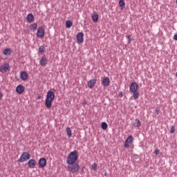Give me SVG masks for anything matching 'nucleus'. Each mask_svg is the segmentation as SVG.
I'll return each instance as SVG.
<instances>
[{
  "label": "nucleus",
  "instance_id": "24",
  "mask_svg": "<svg viewBox=\"0 0 177 177\" xmlns=\"http://www.w3.org/2000/svg\"><path fill=\"white\" fill-rule=\"evenodd\" d=\"M119 6H120V8H125V2L124 1V0H120L119 1Z\"/></svg>",
  "mask_w": 177,
  "mask_h": 177
},
{
  "label": "nucleus",
  "instance_id": "25",
  "mask_svg": "<svg viewBox=\"0 0 177 177\" xmlns=\"http://www.w3.org/2000/svg\"><path fill=\"white\" fill-rule=\"evenodd\" d=\"M107 127H108V125H107V123L103 122L102 123V128L104 131H106V129H107Z\"/></svg>",
  "mask_w": 177,
  "mask_h": 177
},
{
  "label": "nucleus",
  "instance_id": "20",
  "mask_svg": "<svg viewBox=\"0 0 177 177\" xmlns=\"http://www.w3.org/2000/svg\"><path fill=\"white\" fill-rule=\"evenodd\" d=\"M66 26L67 28H71V27H73V21L71 20L66 21Z\"/></svg>",
  "mask_w": 177,
  "mask_h": 177
},
{
  "label": "nucleus",
  "instance_id": "27",
  "mask_svg": "<svg viewBox=\"0 0 177 177\" xmlns=\"http://www.w3.org/2000/svg\"><path fill=\"white\" fill-rule=\"evenodd\" d=\"M92 169L93 171H96V169H97V165H96V163H93L92 165Z\"/></svg>",
  "mask_w": 177,
  "mask_h": 177
},
{
  "label": "nucleus",
  "instance_id": "26",
  "mask_svg": "<svg viewBox=\"0 0 177 177\" xmlns=\"http://www.w3.org/2000/svg\"><path fill=\"white\" fill-rule=\"evenodd\" d=\"M39 53H44L45 52V47H44V46H39Z\"/></svg>",
  "mask_w": 177,
  "mask_h": 177
},
{
  "label": "nucleus",
  "instance_id": "6",
  "mask_svg": "<svg viewBox=\"0 0 177 177\" xmlns=\"http://www.w3.org/2000/svg\"><path fill=\"white\" fill-rule=\"evenodd\" d=\"M132 143H133V136H129L124 142V147H126V149H129Z\"/></svg>",
  "mask_w": 177,
  "mask_h": 177
},
{
  "label": "nucleus",
  "instance_id": "10",
  "mask_svg": "<svg viewBox=\"0 0 177 177\" xmlns=\"http://www.w3.org/2000/svg\"><path fill=\"white\" fill-rule=\"evenodd\" d=\"M96 79H92L88 82V86L90 89H93L95 85H96Z\"/></svg>",
  "mask_w": 177,
  "mask_h": 177
},
{
  "label": "nucleus",
  "instance_id": "4",
  "mask_svg": "<svg viewBox=\"0 0 177 177\" xmlns=\"http://www.w3.org/2000/svg\"><path fill=\"white\" fill-rule=\"evenodd\" d=\"M68 170L69 172H72V174H75V172H78L80 171V164L77 162L68 164Z\"/></svg>",
  "mask_w": 177,
  "mask_h": 177
},
{
  "label": "nucleus",
  "instance_id": "18",
  "mask_svg": "<svg viewBox=\"0 0 177 177\" xmlns=\"http://www.w3.org/2000/svg\"><path fill=\"white\" fill-rule=\"evenodd\" d=\"M93 21L95 23H97V20H99V15L97 13L94 12L91 17Z\"/></svg>",
  "mask_w": 177,
  "mask_h": 177
},
{
  "label": "nucleus",
  "instance_id": "22",
  "mask_svg": "<svg viewBox=\"0 0 177 177\" xmlns=\"http://www.w3.org/2000/svg\"><path fill=\"white\" fill-rule=\"evenodd\" d=\"M142 125V123L140 122V120L139 119H136V123L135 127H137V128H139Z\"/></svg>",
  "mask_w": 177,
  "mask_h": 177
},
{
  "label": "nucleus",
  "instance_id": "28",
  "mask_svg": "<svg viewBox=\"0 0 177 177\" xmlns=\"http://www.w3.org/2000/svg\"><path fill=\"white\" fill-rule=\"evenodd\" d=\"M170 133H175V126H171L170 129Z\"/></svg>",
  "mask_w": 177,
  "mask_h": 177
},
{
  "label": "nucleus",
  "instance_id": "5",
  "mask_svg": "<svg viewBox=\"0 0 177 177\" xmlns=\"http://www.w3.org/2000/svg\"><path fill=\"white\" fill-rule=\"evenodd\" d=\"M30 155L28 152H24L22 155L20 156L18 161L19 162H24L25 161H28V160H30Z\"/></svg>",
  "mask_w": 177,
  "mask_h": 177
},
{
  "label": "nucleus",
  "instance_id": "31",
  "mask_svg": "<svg viewBox=\"0 0 177 177\" xmlns=\"http://www.w3.org/2000/svg\"><path fill=\"white\" fill-rule=\"evenodd\" d=\"M156 113L157 115L160 114V109H156Z\"/></svg>",
  "mask_w": 177,
  "mask_h": 177
},
{
  "label": "nucleus",
  "instance_id": "13",
  "mask_svg": "<svg viewBox=\"0 0 177 177\" xmlns=\"http://www.w3.org/2000/svg\"><path fill=\"white\" fill-rule=\"evenodd\" d=\"M22 81H27L28 80V73L26 71H22L20 74Z\"/></svg>",
  "mask_w": 177,
  "mask_h": 177
},
{
  "label": "nucleus",
  "instance_id": "2",
  "mask_svg": "<svg viewBox=\"0 0 177 177\" xmlns=\"http://www.w3.org/2000/svg\"><path fill=\"white\" fill-rule=\"evenodd\" d=\"M78 160V152L73 151L71 152L66 158V164H74Z\"/></svg>",
  "mask_w": 177,
  "mask_h": 177
},
{
  "label": "nucleus",
  "instance_id": "1",
  "mask_svg": "<svg viewBox=\"0 0 177 177\" xmlns=\"http://www.w3.org/2000/svg\"><path fill=\"white\" fill-rule=\"evenodd\" d=\"M55 100V93L52 91H48L47 92L46 98V107L47 109H50L52 107V102Z\"/></svg>",
  "mask_w": 177,
  "mask_h": 177
},
{
  "label": "nucleus",
  "instance_id": "16",
  "mask_svg": "<svg viewBox=\"0 0 177 177\" xmlns=\"http://www.w3.org/2000/svg\"><path fill=\"white\" fill-rule=\"evenodd\" d=\"M102 84L104 86H109V85H110V79L109 77H104L102 80Z\"/></svg>",
  "mask_w": 177,
  "mask_h": 177
},
{
  "label": "nucleus",
  "instance_id": "12",
  "mask_svg": "<svg viewBox=\"0 0 177 177\" xmlns=\"http://www.w3.org/2000/svg\"><path fill=\"white\" fill-rule=\"evenodd\" d=\"M39 165L41 167V168L46 167V159L44 158H40L39 160Z\"/></svg>",
  "mask_w": 177,
  "mask_h": 177
},
{
  "label": "nucleus",
  "instance_id": "17",
  "mask_svg": "<svg viewBox=\"0 0 177 177\" xmlns=\"http://www.w3.org/2000/svg\"><path fill=\"white\" fill-rule=\"evenodd\" d=\"M3 55H5V56H10L12 55V49L10 48H6L3 51Z\"/></svg>",
  "mask_w": 177,
  "mask_h": 177
},
{
  "label": "nucleus",
  "instance_id": "29",
  "mask_svg": "<svg viewBox=\"0 0 177 177\" xmlns=\"http://www.w3.org/2000/svg\"><path fill=\"white\" fill-rule=\"evenodd\" d=\"M128 41H129V44H131V41H132V39L131 38V35H128L127 37Z\"/></svg>",
  "mask_w": 177,
  "mask_h": 177
},
{
  "label": "nucleus",
  "instance_id": "23",
  "mask_svg": "<svg viewBox=\"0 0 177 177\" xmlns=\"http://www.w3.org/2000/svg\"><path fill=\"white\" fill-rule=\"evenodd\" d=\"M66 131L67 136H68V138H71V129H70V127H67Z\"/></svg>",
  "mask_w": 177,
  "mask_h": 177
},
{
  "label": "nucleus",
  "instance_id": "3",
  "mask_svg": "<svg viewBox=\"0 0 177 177\" xmlns=\"http://www.w3.org/2000/svg\"><path fill=\"white\" fill-rule=\"evenodd\" d=\"M138 89H139V86L138 85V83L136 82H132L129 87L130 92L133 94V97L135 100L139 98V92L138 91Z\"/></svg>",
  "mask_w": 177,
  "mask_h": 177
},
{
  "label": "nucleus",
  "instance_id": "9",
  "mask_svg": "<svg viewBox=\"0 0 177 177\" xmlns=\"http://www.w3.org/2000/svg\"><path fill=\"white\" fill-rule=\"evenodd\" d=\"M24 91H25L24 86L21 84H19L16 87V92L19 95H21V93H23Z\"/></svg>",
  "mask_w": 177,
  "mask_h": 177
},
{
  "label": "nucleus",
  "instance_id": "19",
  "mask_svg": "<svg viewBox=\"0 0 177 177\" xmlns=\"http://www.w3.org/2000/svg\"><path fill=\"white\" fill-rule=\"evenodd\" d=\"M46 65V57H42L41 60H40V66H41V67H44V66Z\"/></svg>",
  "mask_w": 177,
  "mask_h": 177
},
{
  "label": "nucleus",
  "instance_id": "21",
  "mask_svg": "<svg viewBox=\"0 0 177 177\" xmlns=\"http://www.w3.org/2000/svg\"><path fill=\"white\" fill-rule=\"evenodd\" d=\"M37 27H38V25L37 24H32L30 26V30H31L32 31H35Z\"/></svg>",
  "mask_w": 177,
  "mask_h": 177
},
{
  "label": "nucleus",
  "instance_id": "14",
  "mask_svg": "<svg viewBox=\"0 0 177 177\" xmlns=\"http://www.w3.org/2000/svg\"><path fill=\"white\" fill-rule=\"evenodd\" d=\"M77 39L78 42H84V33L83 32H79L77 35Z\"/></svg>",
  "mask_w": 177,
  "mask_h": 177
},
{
  "label": "nucleus",
  "instance_id": "30",
  "mask_svg": "<svg viewBox=\"0 0 177 177\" xmlns=\"http://www.w3.org/2000/svg\"><path fill=\"white\" fill-rule=\"evenodd\" d=\"M155 153L156 154V156H158V154H160V149H156Z\"/></svg>",
  "mask_w": 177,
  "mask_h": 177
},
{
  "label": "nucleus",
  "instance_id": "35",
  "mask_svg": "<svg viewBox=\"0 0 177 177\" xmlns=\"http://www.w3.org/2000/svg\"><path fill=\"white\" fill-rule=\"evenodd\" d=\"M176 5H177V0H176Z\"/></svg>",
  "mask_w": 177,
  "mask_h": 177
},
{
  "label": "nucleus",
  "instance_id": "8",
  "mask_svg": "<svg viewBox=\"0 0 177 177\" xmlns=\"http://www.w3.org/2000/svg\"><path fill=\"white\" fill-rule=\"evenodd\" d=\"M0 71L1 73H6L7 71H9V65L8 64H3L0 67Z\"/></svg>",
  "mask_w": 177,
  "mask_h": 177
},
{
  "label": "nucleus",
  "instance_id": "7",
  "mask_svg": "<svg viewBox=\"0 0 177 177\" xmlns=\"http://www.w3.org/2000/svg\"><path fill=\"white\" fill-rule=\"evenodd\" d=\"M37 37L38 38H44L45 37V30H44V28L39 27L37 29Z\"/></svg>",
  "mask_w": 177,
  "mask_h": 177
},
{
  "label": "nucleus",
  "instance_id": "32",
  "mask_svg": "<svg viewBox=\"0 0 177 177\" xmlns=\"http://www.w3.org/2000/svg\"><path fill=\"white\" fill-rule=\"evenodd\" d=\"M174 39H175V41H177V35H174Z\"/></svg>",
  "mask_w": 177,
  "mask_h": 177
},
{
  "label": "nucleus",
  "instance_id": "33",
  "mask_svg": "<svg viewBox=\"0 0 177 177\" xmlns=\"http://www.w3.org/2000/svg\"><path fill=\"white\" fill-rule=\"evenodd\" d=\"M41 97H42L39 95L37 96V100H39Z\"/></svg>",
  "mask_w": 177,
  "mask_h": 177
},
{
  "label": "nucleus",
  "instance_id": "11",
  "mask_svg": "<svg viewBox=\"0 0 177 177\" xmlns=\"http://www.w3.org/2000/svg\"><path fill=\"white\" fill-rule=\"evenodd\" d=\"M28 165L29 168H35V166L37 165V161L34 159H30L28 162Z\"/></svg>",
  "mask_w": 177,
  "mask_h": 177
},
{
  "label": "nucleus",
  "instance_id": "36",
  "mask_svg": "<svg viewBox=\"0 0 177 177\" xmlns=\"http://www.w3.org/2000/svg\"><path fill=\"white\" fill-rule=\"evenodd\" d=\"M107 173H105L104 175H106Z\"/></svg>",
  "mask_w": 177,
  "mask_h": 177
},
{
  "label": "nucleus",
  "instance_id": "34",
  "mask_svg": "<svg viewBox=\"0 0 177 177\" xmlns=\"http://www.w3.org/2000/svg\"><path fill=\"white\" fill-rule=\"evenodd\" d=\"M2 99V93L0 92V100Z\"/></svg>",
  "mask_w": 177,
  "mask_h": 177
},
{
  "label": "nucleus",
  "instance_id": "15",
  "mask_svg": "<svg viewBox=\"0 0 177 177\" xmlns=\"http://www.w3.org/2000/svg\"><path fill=\"white\" fill-rule=\"evenodd\" d=\"M26 20L28 23H32V21H34V15L32 13H30L27 15Z\"/></svg>",
  "mask_w": 177,
  "mask_h": 177
}]
</instances>
